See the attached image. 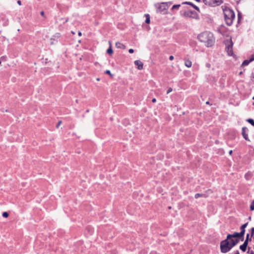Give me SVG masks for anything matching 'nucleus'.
Returning a JSON list of instances; mask_svg holds the SVG:
<instances>
[{
	"instance_id": "obj_1",
	"label": "nucleus",
	"mask_w": 254,
	"mask_h": 254,
	"mask_svg": "<svg viewBox=\"0 0 254 254\" xmlns=\"http://www.w3.org/2000/svg\"><path fill=\"white\" fill-rule=\"evenodd\" d=\"M197 38L198 40L203 43L207 47H212L215 42V39L212 33L205 31L199 34Z\"/></svg>"
},
{
	"instance_id": "obj_2",
	"label": "nucleus",
	"mask_w": 254,
	"mask_h": 254,
	"mask_svg": "<svg viewBox=\"0 0 254 254\" xmlns=\"http://www.w3.org/2000/svg\"><path fill=\"white\" fill-rule=\"evenodd\" d=\"M238 243V240L234 239L230 240V239H228L227 237L226 239L220 242V248L221 252L222 253H228Z\"/></svg>"
},
{
	"instance_id": "obj_3",
	"label": "nucleus",
	"mask_w": 254,
	"mask_h": 254,
	"mask_svg": "<svg viewBox=\"0 0 254 254\" xmlns=\"http://www.w3.org/2000/svg\"><path fill=\"white\" fill-rule=\"evenodd\" d=\"M223 12L226 23L228 25L230 26L235 18L234 12L232 10L228 8L224 9Z\"/></svg>"
},
{
	"instance_id": "obj_4",
	"label": "nucleus",
	"mask_w": 254,
	"mask_h": 254,
	"mask_svg": "<svg viewBox=\"0 0 254 254\" xmlns=\"http://www.w3.org/2000/svg\"><path fill=\"white\" fill-rule=\"evenodd\" d=\"M171 3L169 2H162L160 4H156V11L158 13L165 14L166 11L171 5Z\"/></svg>"
},
{
	"instance_id": "obj_5",
	"label": "nucleus",
	"mask_w": 254,
	"mask_h": 254,
	"mask_svg": "<svg viewBox=\"0 0 254 254\" xmlns=\"http://www.w3.org/2000/svg\"><path fill=\"white\" fill-rule=\"evenodd\" d=\"M226 46L225 50L229 56H232L233 55V43L231 39L227 40L225 41Z\"/></svg>"
},
{
	"instance_id": "obj_6",
	"label": "nucleus",
	"mask_w": 254,
	"mask_h": 254,
	"mask_svg": "<svg viewBox=\"0 0 254 254\" xmlns=\"http://www.w3.org/2000/svg\"><path fill=\"white\" fill-rule=\"evenodd\" d=\"M203 1L205 4L211 6L219 5L222 2L221 0H203Z\"/></svg>"
},
{
	"instance_id": "obj_7",
	"label": "nucleus",
	"mask_w": 254,
	"mask_h": 254,
	"mask_svg": "<svg viewBox=\"0 0 254 254\" xmlns=\"http://www.w3.org/2000/svg\"><path fill=\"white\" fill-rule=\"evenodd\" d=\"M227 237L228 239H230V240L237 239L238 240V242H239L241 238H242V241H243L244 239V235H241L240 233L238 232H235L233 234H228Z\"/></svg>"
},
{
	"instance_id": "obj_8",
	"label": "nucleus",
	"mask_w": 254,
	"mask_h": 254,
	"mask_svg": "<svg viewBox=\"0 0 254 254\" xmlns=\"http://www.w3.org/2000/svg\"><path fill=\"white\" fill-rule=\"evenodd\" d=\"M184 16L187 17L196 18L197 14L194 11L187 10L184 13Z\"/></svg>"
},
{
	"instance_id": "obj_9",
	"label": "nucleus",
	"mask_w": 254,
	"mask_h": 254,
	"mask_svg": "<svg viewBox=\"0 0 254 254\" xmlns=\"http://www.w3.org/2000/svg\"><path fill=\"white\" fill-rule=\"evenodd\" d=\"M212 191L211 190H208L206 192V193H196L194 195L195 198H198L199 197H207L208 196V194L212 193Z\"/></svg>"
},
{
	"instance_id": "obj_10",
	"label": "nucleus",
	"mask_w": 254,
	"mask_h": 254,
	"mask_svg": "<svg viewBox=\"0 0 254 254\" xmlns=\"http://www.w3.org/2000/svg\"><path fill=\"white\" fill-rule=\"evenodd\" d=\"M248 131V128H247L246 127H243L242 128V134L243 137L246 140L250 141V139H249V137H248V134L247 133V132Z\"/></svg>"
},
{
	"instance_id": "obj_11",
	"label": "nucleus",
	"mask_w": 254,
	"mask_h": 254,
	"mask_svg": "<svg viewBox=\"0 0 254 254\" xmlns=\"http://www.w3.org/2000/svg\"><path fill=\"white\" fill-rule=\"evenodd\" d=\"M134 64L136 66H137V68L139 70H141L143 69V64L140 61H139V60L135 61Z\"/></svg>"
},
{
	"instance_id": "obj_12",
	"label": "nucleus",
	"mask_w": 254,
	"mask_h": 254,
	"mask_svg": "<svg viewBox=\"0 0 254 254\" xmlns=\"http://www.w3.org/2000/svg\"><path fill=\"white\" fill-rule=\"evenodd\" d=\"M247 225H248V223H246L243 224V225H242V226L241 227L240 234L241 235H244L245 232V228L247 226Z\"/></svg>"
},
{
	"instance_id": "obj_13",
	"label": "nucleus",
	"mask_w": 254,
	"mask_h": 254,
	"mask_svg": "<svg viewBox=\"0 0 254 254\" xmlns=\"http://www.w3.org/2000/svg\"><path fill=\"white\" fill-rule=\"evenodd\" d=\"M116 47L118 49H126L125 45L119 42L116 43Z\"/></svg>"
},
{
	"instance_id": "obj_14",
	"label": "nucleus",
	"mask_w": 254,
	"mask_h": 254,
	"mask_svg": "<svg viewBox=\"0 0 254 254\" xmlns=\"http://www.w3.org/2000/svg\"><path fill=\"white\" fill-rule=\"evenodd\" d=\"M60 37V34L59 33H56L52 38H51V44H54V42L52 41L53 40H57Z\"/></svg>"
},
{
	"instance_id": "obj_15",
	"label": "nucleus",
	"mask_w": 254,
	"mask_h": 254,
	"mask_svg": "<svg viewBox=\"0 0 254 254\" xmlns=\"http://www.w3.org/2000/svg\"><path fill=\"white\" fill-rule=\"evenodd\" d=\"M184 3H186L187 4H189L190 5H191L192 7H193L194 9H195L196 10H198V11H199V9L198 8V7H197L196 5L193 4L192 2H185Z\"/></svg>"
},
{
	"instance_id": "obj_16",
	"label": "nucleus",
	"mask_w": 254,
	"mask_h": 254,
	"mask_svg": "<svg viewBox=\"0 0 254 254\" xmlns=\"http://www.w3.org/2000/svg\"><path fill=\"white\" fill-rule=\"evenodd\" d=\"M185 65L188 67H190L192 65L191 62L189 60H185Z\"/></svg>"
},
{
	"instance_id": "obj_17",
	"label": "nucleus",
	"mask_w": 254,
	"mask_h": 254,
	"mask_svg": "<svg viewBox=\"0 0 254 254\" xmlns=\"http://www.w3.org/2000/svg\"><path fill=\"white\" fill-rule=\"evenodd\" d=\"M251 62L250 59V60H246L242 63V66H246L249 64V63Z\"/></svg>"
},
{
	"instance_id": "obj_18",
	"label": "nucleus",
	"mask_w": 254,
	"mask_h": 254,
	"mask_svg": "<svg viewBox=\"0 0 254 254\" xmlns=\"http://www.w3.org/2000/svg\"><path fill=\"white\" fill-rule=\"evenodd\" d=\"M109 44H110V45H111V43H110V42H109ZM113 50H112V49L111 46H110V47H109V48L107 50V53L108 54H110V55H111V54H113Z\"/></svg>"
},
{
	"instance_id": "obj_19",
	"label": "nucleus",
	"mask_w": 254,
	"mask_h": 254,
	"mask_svg": "<svg viewBox=\"0 0 254 254\" xmlns=\"http://www.w3.org/2000/svg\"><path fill=\"white\" fill-rule=\"evenodd\" d=\"M145 16H146V20H145V22L146 23H150V16H149V14H146L145 15Z\"/></svg>"
},
{
	"instance_id": "obj_20",
	"label": "nucleus",
	"mask_w": 254,
	"mask_h": 254,
	"mask_svg": "<svg viewBox=\"0 0 254 254\" xmlns=\"http://www.w3.org/2000/svg\"><path fill=\"white\" fill-rule=\"evenodd\" d=\"M247 247L246 246H245L244 244H243L242 245L240 246V249L243 251V252H245L246 251V249H247Z\"/></svg>"
},
{
	"instance_id": "obj_21",
	"label": "nucleus",
	"mask_w": 254,
	"mask_h": 254,
	"mask_svg": "<svg viewBox=\"0 0 254 254\" xmlns=\"http://www.w3.org/2000/svg\"><path fill=\"white\" fill-rule=\"evenodd\" d=\"M247 122L251 124L252 126H254V121L252 119H249L247 120Z\"/></svg>"
},
{
	"instance_id": "obj_22",
	"label": "nucleus",
	"mask_w": 254,
	"mask_h": 254,
	"mask_svg": "<svg viewBox=\"0 0 254 254\" xmlns=\"http://www.w3.org/2000/svg\"><path fill=\"white\" fill-rule=\"evenodd\" d=\"M250 209L252 211L254 210V200L251 203V204L250 205Z\"/></svg>"
},
{
	"instance_id": "obj_23",
	"label": "nucleus",
	"mask_w": 254,
	"mask_h": 254,
	"mask_svg": "<svg viewBox=\"0 0 254 254\" xmlns=\"http://www.w3.org/2000/svg\"><path fill=\"white\" fill-rule=\"evenodd\" d=\"M180 6V4L174 5L173 6V7H172V9L173 10V9H175L178 8Z\"/></svg>"
},
{
	"instance_id": "obj_24",
	"label": "nucleus",
	"mask_w": 254,
	"mask_h": 254,
	"mask_svg": "<svg viewBox=\"0 0 254 254\" xmlns=\"http://www.w3.org/2000/svg\"><path fill=\"white\" fill-rule=\"evenodd\" d=\"M2 216L4 217H7L8 216V213L7 212H4L2 213Z\"/></svg>"
},
{
	"instance_id": "obj_25",
	"label": "nucleus",
	"mask_w": 254,
	"mask_h": 254,
	"mask_svg": "<svg viewBox=\"0 0 254 254\" xmlns=\"http://www.w3.org/2000/svg\"><path fill=\"white\" fill-rule=\"evenodd\" d=\"M105 73L110 75L111 76H112V74L111 73V71L109 70H107L105 72Z\"/></svg>"
},
{
	"instance_id": "obj_26",
	"label": "nucleus",
	"mask_w": 254,
	"mask_h": 254,
	"mask_svg": "<svg viewBox=\"0 0 254 254\" xmlns=\"http://www.w3.org/2000/svg\"><path fill=\"white\" fill-rule=\"evenodd\" d=\"M172 91V89L171 88H169L167 91V94H168L169 93H170V92H171Z\"/></svg>"
},
{
	"instance_id": "obj_27",
	"label": "nucleus",
	"mask_w": 254,
	"mask_h": 254,
	"mask_svg": "<svg viewBox=\"0 0 254 254\" xmlns=\"http://www.w3.org/2000/svg\"><path fill=\"white\" fill-rule=\"evenodd\" d=\"M251 236H253L254 235V227L252 228L251 229Z\"/></svg>"
},
{
	"instance_id": "obj_28",
	"label": "nucleus",
	"mask_w": 254,
	"mask_h": 254,
	"mask_svg": "<svg viewBox=\"0 0 254 254\" xmlns=\"http://www.w3.org/2000/svg\"><path fill=\"white\" fill-rule=\"evenodd\" d=\"M251 61L252 62L253 61H254V54H253L251 57V58L250 59Z\"/></svg>"
},
{
	"instance_id": "obj_29",
	"label": "nucleus",
	"mask_w": 254,
	"mask_h": 254,
	"mask_svg": "<svg viewBox=\"0 0 254 254\" xmlns=\"http://www.w3.org/2000/svg\"><path fill=\"white\" fill-rule=\"evenodd\" d=\"M61 124H62V121H59L56 126L57 128H58L61 125Z\"/></svg>"
},
{
	"instance_id": "obj_30",
	"label": "nucleus",
	"mask_w": 254,
	"mask_h": 254,
	"mask_svg": "<svg viewBox=\"0 0 254 254\" xmlns=\"http://www.w3.org/2000/svg\"><path fill=\"white\" fill-rule=\"evenodd\" d=\"M248 242H249V241H248V240H245L243 244H244L245 246H246V247H247L248 244Z\"/></svg>"
},
{
	"instance_id": "obj_31",
	"label": "nucleus",
	"mask_w": 254,
	"mask_h": 254,
	"mask_svg": "<svg viewBox=\"0 0 254 254\" xmlns=\"http://www.w3.org/2000/svg\"><path fill=\"white\" fill-rule=\"evenodd\" d=\"M233 254H240L239 251L238 250L235 251L233 253Z\"/></svg>"
},
{
	"instance_id": "obj_32",
	"label": "nucleus",
	"mask_w": 254,
	"mask_h": 254,
	"mask_svg": "<svg viewBox=\"0 0 254 254\" xmlns=\"http://www.w3.org/2000/svg\"><path fill=\"white\" fill-rule=\"evenodd\" d=\"M128 52L129 53H133L134 52V50L133 49H130L129 50H128Z\"/></svg>"
},
{
	"instance_id": "obj_33",
	"label": "nucleus",
	"mask_w": 254,
	"mask_h": 254,
	"mask_svg": "<svg viewBox=\"0 0 254 254\" xmlns=\"http://www.w3.org/2000/svg\"><path fill=\"white\" fill-rule=\"evenodd\" d=\"M0 60H2V61H6V59H5V57H4V56H2L0 58Z\"/></svg>"
},
{
	"instance_id": "obj_34",
	"label": "nucleus",
	"mask_w": 254,
	"mask_h": 254,
	"mask_svg": "<svg viewBox=\"0 0 254 254\" xmlns=\"http://www.w3.org/2000/svg\"><path fill=\"white\" fill-rule=\"evenodd\" d=\"M252 80L254 82V72L253 73L252 75Z\"/></svg>"
},
{
	"instance_id": "obj_35",
	"label": "nucleus",
	"mask_w": 254,
	"mask_h": 254,
	"mask_svg": "<svg viewBox=\"0 0 254 254\" xmlns=\"http://www.w3.org/2000/svg\"><path fill=\"white\" fill-rule=\"evenodd\" d=\"M245 240H248V241H249V234H248L247 235L246 239Z\"/></svg>"
},
{
	"instance_id": "obj_36",
	"label": "nucleus",
	"mask_w": 254,
	"mask_h": 254,
	"mask_svg": "<svg viewBox=\"0 0 254 254\" xmlns=\"http://www.w3.org/2000/svg\"><path fill=\"white\" fill-rule=\"evenodd\" d=\"M169 60L172 61L173 60H174V57L173 56H170L169 57Z\"/></svg>"
},
{
	"instance_id": "obj_37",
	"label": "nucleus",
	"mask_w": 254,
	"mask_h": 254,
	"mask_svg": "<svg viewBox=\"0 0 254 254\" xmlns=\"http://www.w3.org/2000/svg\"><path fill=\"white\" fill-rule=\"evenodd\" d=\"M40 14H41L42 16H44V12L43 11H41V12H40Z\"/></svg>"
},
{
	"instance_id": "obj_38",
	"label": "nucleus",
	"mask_w": 254,
	"mask_h": 254,
	"mask_svg": "<svg viewBox=\"0 0 254 254\" xmlns=\"http://www.w3.org/2000/svg\"><path fill=\"white\" fill-rule=\"evenodd\" d=\"M17 2L19 5H21V2L20 0H18Z\"/></svg>"
},
{
	"instance_id": "obj_39",
	"label": "nucleus",
	"mask_w": 254,
	"mask_h": 254,
	"mask_svg": "<svg viewBox=\"0 0 254 254\" xmlns=\"http://www.w3.org/2000/svg\"><path fill=\"white\" fill-rule=\"evenodd\" d=\"M156 99H155V98H153V99L152 100V102L153 103H155V102H156Z\"/></svg>"
},
{
	"instance_id": "obj_40",
	"label": "nucleus",
	"mask_w": 254,
	"mask_h": 254,
	"mask_svg": "<svg viewBox=\"0 0 254 254\" xmlns=\"http://www.w3.org/2000/svg\"><path fill=\"white\" fill-rule=\"evenodd\" d=\"M78 35H79V36H81L82 33H81V32L80 31H79V32H78Z\"/></svg>"
},
{
	"instance_id": "obj_41",
	"label": "nucleus",
	"mask_w": 254,
	"mask_h": 254,
	"mask_svg": "<svg viewBox=\"0 0 254 254\" xmlns=\"http://www.w3.org/2000/svg\"><path fill=\"white\" fill-rule=\"evenodd\" d=\"M232 152H233V151H232V150H230V151H229V154L230 155H231V154H232Z\"/></svg>"
},
{
	"instance_id": "obj_42",
	"label": "nucleus",
	"mask_w": 254,
	"mask_h": 254,
	"mask_svg": "<svg viewBox=\"0 0 254 254\" xmlns=\"http://www.w3.org/2000/svg\"><path fill=\"white\" fill-rule=\"evenodd\" d=\"M251 254H254V252L253 251H252V252H251Z\"/></svg>"
},
{
	"instance_id": "obj_43",
	"label": "nucleus",
	"mask_w": 254,
	"mask_h": 254,
	"mask_svg": "<svg viewBox=\"0 0 254 254\" xmlns=\"http://www.w3.org/2000/svg\"><path fill=\"white\" fill-rule=\"evenodd\" d=\"M206 104H209V102H208V101H207V102H206Z\"/></svg>"
},
{
	"instance_id": "obj_44",
	"label": "nucleus",
	"mask_w": 254,
	"mask_h": 254,
	"mask_svg": "<svg viewBox=\"0 0 254 254\" xmlns=\"http://www.w3.org/2000/svg\"><path fill=\"white\" fill-rule=\"evenodd\" d=\"M195 0L198 1V2H200V0Z\"/></svg>"
},
{
	"instance_id": "obj_45",
	"label": "nucleus",
	"mask_w": 254,
	"mask_h": 254,
	"mask_svg": "<svg viewBox=\"0 0 254 254\" xmlns=\"http://www.w3.org/2000/svg\"><path fill=\"white\" fill-rule=\"evenodd\" d=\"M253 99L254 100V97L253 98ZM253 105H254V102L253 103Z\"/></svg>"
},
{
	"instance_id": "obj_46",
	"label": "nucleus",
	"mask_w": 254,
	"mask_h": 254,
	"mask_svg": "<svg viewBox=\"0 0 254 254\" xmlns=\"http://www.w3.org/2000/svg\"><path fill=\"white\" fill-rule=\"evenodd\" d=\"M72 33L73 34H75V33H74V32H72Z\"/></svg>"
},
{
	"instance_id": "obj_47",
	"label": "nucleus",
	"mask_w": 254,
	"mask_h": 254,
	"mask_svg": "<svg viewBox=\"0 0 254 254\" xmlns=\"http://www.w3.org/2000/svg\"><path fill=\"white\" fill-rule=\"evenodd\" d=\"M1 64V60H0V64Z\"/></svg>"
}]
</instances>
